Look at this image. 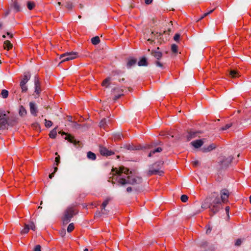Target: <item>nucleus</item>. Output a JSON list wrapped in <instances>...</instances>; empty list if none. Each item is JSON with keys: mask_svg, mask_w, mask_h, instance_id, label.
<instances>
[{"mask_svg": "<svg viewBox=\"0 0 251 251\" xmlns=\"http://www.w3.org/2000/svg\"><path fill=\"white\" fill-rule=\"evenodd\" d=\"M112 172L115 175L113 179L119 186H124L127 184L135 185L142 182L141 177L133 174L131 171L129 172L128 169L124 167H120L119 169L113 168Z\"/></svg>", "mask_w": 251, "mask_h": 251, "instance_id": "nucleus-1", "label": "nucleus"}, {"mask_svg": "<svg viewBox=\"0 0 251 251\" xmlns=\"http://www.w3.org/2000/svg\"><path fill=\"white\" fill-rule=\"evenodd\" d=\"M221 201L218 196L209 197L205 199L201 204V207L204 209L208 208L212 215L217 213L221 207Z\"/></svg>", "mask_w": 251, "mask_h": 251, "instance_id": "nucleus-2", "label": "nucleus"}, {"mask_svg": "<svg viewBox=\"0 0 251 251\" xmlns=\"http://www.w3.org/2000/svg\"><path fill=\"white\" fill-rule=\"evenodd\" d=\"M76 213V211L74 207H68L64 212V216L62 218L63 224L65 225L67 224Z\"/></svg>", "mask_w": 251, "mask_h": 251, "instance_id": "nucleus-3", "label": "nucleus"}, {"mask_svg": "<svg viewBox=\"0 0 251 251\" xmlns=\"http://www.w3.org/2000/svg\"><path fill=\"white\" fill-rule=\"evenodd\" d=\"M78 56V53L77 52H67L61 54L60 56V58L61 59V62H63L74 59L76 58Z\"/></svg>", "mask_w": 251, "mask_h": 251, "instance_id": "nucleus-4", "label": "nucleus"}, {"mask_svg": "<svg viewBox=\"0 0 251 251\" xmlns=\"http://www.w3.org/2000/svg\"><path fill=\"white\" fill-rule=\"evenodd\" d=\"M110 200L111 199L110 198H107L103 201L101 205V211L98 212L96 214L97 217H99L101 215L107 214L108 213V211L105 209V207Z\"/></svg>", "mask_w": 251, "mask_h": 251, "instance_id": "nucleus-5", "label": "nucleus"}, {"mask_svg": "<svg viewBox=\"0 0 251 251\" xmlns=\"http://www.w3.org/2000/svg\"><path fill=\"white\" fill-rule=\"evenodd\" d=\"M221 201V202L226 203L228 201L229 193L228 190L223 189L220 191Z\"/></svg>", "mask_w": 251, "mask_h": 251, "instance_id": "nucleus-6", "label": "nucleus"}, {"mask_svg": "<svg viewBox=\"0 0 251 251\" xmlns=\"http://www.w3.org/2000/svg\"><path fill=\"white\" fill-rule=\"evenodd\" d=\"M7 124V117L3 112H0V129H4Z\"/></svg>", "mask_w": 251, "mask_h": 251, "instance_id": "nucleus-7", "label": "nucleus"}, {"mask_svg": "<svg viewBox=\"0 0 251 251\" xmlns=\"http://www.w3.org/2000/svg\"><path fill=\"white\" fill-rule=\"evenodd\" d=\"M100 152L101 155L105 156H110L114 154V151L108 150L106 148L102 146L100 147Z\"/></svg>", "mask_w": 251, "mask_h": 251, "instance_id": "nucleus-8", "label": "nucleus"}, {"mask_svg": "<svg viewBox=\"0 0 251 251\" xmlns=\"http://www.w3.org/2000/svg\"><path fill=\"white\" fill-rule=\"evenodd\" d=\"M59 133L62 135H66L65 140H67L69 142L73 143L74 145H76L77 143H79V141H77L74 138V136H72L71 134H67L64 132H59Z\"/></svg>", "mask_w": 251, "mask_h": 251, "instance_id": "nucleus-9", "label": "nucleus"}, {"mask_svg": "<svg viewBox=\"0 0 251 251\" xmlns=\"http://www.w3.org/2000/svg\"><path fill=\"white\" fill-rule=\"evenodd\" d=\"M35 91L34 92L39 95L41 92V85L38 77L36 76L34 79Z\"/></svg>", "mask_w": 251, "mask_h": 251, "instance_id": "nucleus-10", "label": "nucleus"}, {"mask_svg": "<svg viewBox=\"0 0 251 251\" xmlns=\"http://www.w3.org/2000/svg\"><path fill=\"white\" fill-rule=\"evenodd\" d=\"M232 160V158L230 156L228 157H224L220 161L221 165L223 167H226L228 166Z\"/></svg>", "mask_w": 251, "mask_h": 251, "instance_id": "nucleus-11", "label": "nucleus"}, {"mask_svg": "<svg viewBox=\"0 0 251 251\" xmlns=\"http://www.w3.org/2000/svg\"><path fill=\"white\" fill-rule=\"evenodd\" d=\"M29 108L31 114L34 116H36L38 113V109L35 103L33 102H30Z\"/></svg>", "mask_w": 251, "mask_h": 251, "instance_id": "nucleus-12", "label": "nucleus"}, {"mask_svg": "<svg viewBox=\"0 0 251 251\" xmlns=\"http://www.w3.org/2000/svg\"><path fill=\"white\" fill-rule=\"evenodd\" d=\"M113 92L115 94L114 100L118 99L123 94V90L118 87L115 88L113 90Z\"/></svg>", "mask_w": 251, "mask_h": 251, "instance_id": "nucleus-13", "label": "nucleus"}, {"mask_svg": "<svg viewBox=\"0 0 251 251\" xmlns=\"http://www.w3.org/2000/svg\"><path fill=\"white\" fill-rule=\"evenodd\" d=\"M163 173V171L159 169H151L148 172V175L149 176L156 174H158L159 176H161Z\"/></svg>", "mask_w": 251, "mask_h": 251, "instance_id": "nucleus-14", "label": "nucleus"}, {"mask_svg": "<svg viewBox=\"0 0 251 251\" xmlns=\"http://www.w3.org/2000/svg\"><path fill=\"white\" fill-rule=\"evenodd\" d=\"M203 141L202 140H197L191 142V144L196 148H199L203 145Z\"/></svg>", "mask_w": 251, "mask_h": 251, "instance_id": "nucleus-15", "label": "nucleus"}, {"mask_svg": "<svg viewBox=\"0 0 251 251\" xmlns=\"http://www.w3.org/2000/svg\"><path fill=\"white\" fill-rule=\"evenodd\" d=\"M151 54L157 60L160 59L162 56V52L158 50H152Z\"/></svg>", "mask_w": 251, "mask_h": 251, "instance_id": "nucleus-16", "label": "nucleus"}, {"mask_svg": "<svg viewBox=\"0 0 251 251\" xmlns=\"http://www.w3.org/2000/svg\"><path fill=\"white\" fill-rule=\"evenodd\" d=\"M198 132L190 131L188 133L187 135V139L188 141H190L193 138L197 137Z\"/></svg>", "mask_w": 251, "mask_h": 251, "instance_id": "nucleus-17", "label": "nucleus"}, {"mask_svg": "<svg viewBox=\"0 0 251 251\" xmlns=\"http://www.w3.org/2000/svg\"><path fill=\"white\" fill-rule=\"evenodd\" d=\"M30 77V75L29 73H27L24 75V76L22 80H21L20 83L23 84H26L27 81L29 80Z\"/></svg>", "mask_w": 251, "mask_h": 251, "instance_id": "nucleus-18", "label": "nucleus"}, {"mask_svg": "<svg viewBox=\"0 0 251 251\" xmlns=\"http://www.w3.org/2000/svg\"><path fill=\"white\" fill-rule=\"evenodd\" d=\"M11 7H13L16 12H19L21 10L20 5L16 0L13 1V3L11 5Z\"/></svg>", "mask_w": 251, "mask_h": 251, "instance_id": "nucleus-19", "label": "nucleus"}, {"mask_svg": "<svg viewBox=\"0 0 251 251\" xmlns=\"http://www.w3.org/2000/svg\"><path fill=\"white\" fill-rule=\"evenodd\" d=\"M138 65L139 66H147L148 65V62L146 57H142L138 62Z\"/></svg>", "mask_w": 251, "mask_h": 251, "instance_id": "nucleus-20", "label": "nucleus"}, {"mask_svg": "<svg viewBox=\"0 0 251 251\" xmlns=\"http://www.w3.org/2000/svg\"><path fill=\"white\" fill-rule=\"evenodd\" d=\"M3 47L4 49L9 50L12 48V44L9 41L6 40L4 42Z\"/></svg>", "mask_w": 251, "mask_h": 251, "instance_id": "nucleus-21", "label": "nucleus"}, {"mask_svg": "<svg viewBox=\"0 0 251 251\" xmlns=\"http://www.w3.org/2000/svg\"><path fill=\"white\" fill-rule=\"evenodd\" d=\"M229 75L232 78L237 77L240 76L239 72L235 70H231L229 72Z\"/></svg>", "mask_w": 251, "mask_h": 251, "instance_id": "nucleus-22", "label": "nucleus"}, {"mask_svg": "<svg viewBox=\"0 0 251 251\" xmlns=\"http://www.w3.org/2000/svg\"><path fill=\"white\" fill-rule=\"evenodd\" d=\"M29 230V226L28 224H25L24 228L21 231L22 234H26Z\"/></svg>", "mask_w": 251, "mask_h": 251, "instance_id": "nucleus-23", "label": "nucleus"}, {"mask_svg": "<svg viewBox=\"0 0 251 251\" xmlns=\"http://www.w3.org/2000/svg\"><path fill=\"white\" fill-rule=\"evenodd\" d=\"M19 113L22 116H24L26 114V110L23 106L21 105L20 107Z\"/></svg>", "mask_w": 251, "mask_h": 251, "instance_id": "nucleus-24", "label": "nucleus"}, {"mask_svg": "<svg viewBox=\"0 0 251 251\" xmlns=\"http://www.w3.org/2000/svg\"><path fill=\"white\" fill-rule=\"evenodd\" d=\"M136 63V60L131 58L128 60L127 63V67L128 68H131L132 66L134 65Z\"/></svg>", "mask_w": 251, "mask_h": 251, "instance_id": "nucleus-25", "label": "nucleus"}, {"mask_svg": "<svg viewBox=\"0 0 251 251\" xmlns=\"http://www.w3.org/2000/svg\"><path fill=\"white\" fill-rule=\"evenodd\" d=\"M87 156L89 159L92 160H95L96 159V154L90 151L87 152Z\"/></svg>", "mask_w": 251, "mask_h": 251, "instance_id": "nucleus-26", "label": "nucleus"}, {"mask_svg": "<svg viewBox=\"0 0 251 251\" xmlns=\"http://www.w3.org/2000/svg\"><path fill=\"white\" fill-rule=\"evenodd\" d=\"M111 81V78L110 77H107L102 82V86L107 87L110 84V81Z\"/></svg>", "mask_w": 251, "mask_h": 251, "instance_id": "nucleus-27", "label": "nucleus"}, {"mask_svg": "<svg viewBox=\"0 0 251 251\" xmlns=\"http://www.w3.org/2000/svg\"><path fill=\"white\" fill-rule=\"evenodd\" d=\"M162 151V149L161 148L158 147L156 149L151 151V152L149 153L148 156L151 157L152 155V154L155 153L156 152H160Z\"/></svg>", "mask_w": 251, "mask_h": 251, "instance_id": "nucleus-28", "label": "nucleus"}, {"mask_svg": "<svg viewBox=\"0 0 251 251\" xmlns=\"http://www.w3.org/2000/svg\"><path fill=\"white\" fill-rule=\"evenodd\" d=\"M57 135L56 128L52 129L50 133L49 136L52 139H54L56 137Z\"/></svg>", "mask_w": 251, "mask_h": 251, "instance_id": "nucleus-29", "label": "nucleus"}, {"mask_svg": "<svg viewBox=\"0 0 251 251\" xmlns=\"http://www.w3.org/2000/svg\"><path fill=\"white\" fill-rule=\"evenodd\" d=\"M92 43L93 45H97L100 42V38L98 36H96L95 37H93L91 39Z\"/></svg>", "mask_w": 251, "mask_h": 251, "instance_id": "nucleus-30", "label": "nucleus"}, {"mask_svg": "<svg viewBox=\"0 0 251 251\" xmlns=\"http://www.w3.org/2000/svg\"><path fill=\"white\" fill-rule=\"evenodd\" d=\"M35 6V4L33 1H29L27 3V6L29 10H32Z\"/></svg>", "mask_w": 251, "mask_h": 251, "instance_id": "nucleus-31", "label": "nucleus"}, {"mask_svg": "<svg viewBox=\"0 0 251 251\" xmlns=\"http://www.w3.org/2000/svg\"><path fill=\"white\" fill-rule=\"evenodd\" d=\"M1 95L4 99L7 98L8 96V91L5 89H3L1 91Z\"/></svg>", "mask_w": 251, "mask_h": 251, "instance_id": "nucleus-32", "label": "nucleus"}, {"mask_svg": "<svg viewBox=\"0 0 251 251\" xmlns=\"http://www.w3.org/2000/svg\"><path fill=\"white\" fill-rule=\"evenodd\" d=\"M215 148V146L214 144L210 145L207 149H203V151H209Z\"/></svg>", "mask_w": 251, "mask_h": 251, "instance_id": "nucleus-33", "label": "nucleus"}, {"mask_svg": "<svg viewBox=\"0 0 251 251\" xmlns=\"http://www.w3.org/2000/svg\"><path fill=\"white\" fill-rule=\"evenodd\" d=\"M106 125V120L105 119H103L100 123V127L105 128Z\"/></svg>", "mask_w": 251, "mask_h": 251, "instance_id": "nucleus-34", "label": "nucleus"}, {"mask_svg": "<svg viewBox=\"0 0 251 251\" xmlns=\"http://www.w3.org/2000/svg\"><path fill=\"white\" fill-rule=\"evenodd\" d=\"M177 48L178 47L176 44H173L171 46V50L174 53H177Z\"/></svg>", "mask_w": 251, "mask_h": 251, "instance_id": "nucleus-35", "label": "nucleus"}, {"mask_svg": "<svg viewBox=\"0 0 251 251\" xmlns=\"http://www.w3.org/2000/svg\"><path fill=\"white\" fill-rule=\"evenodd\" d=\"M74 229V225L73 223H71L67 227V231L68 232H72Z\"/></svg>", "mask_w": 251, "mask_h": 251, "instance_id": "nucleus-36", "label": "nucleus"}, {"mask_svg": "<svg viewBox=\"0 0 251 251\" xmlns=\"http://www.w3.org/2000/svg\"><path fill=\"white\" fill-rule=\"evenodd\" d=\"M122 135L120 133H116L114 135V139L115 140H119L122 138Z\"/></svg>", "mask_w": 251, "mask_h": 251, "instance_id": "nucleus-37", "label": "nucleus"}, {"mask_svg": "<svg viewBox=\"0 0 251 251\" xmlns=\"http://www.w3.org/2000/svg\"><path fill=\"white\" fill-rule=\"evenodd\" d=\"M45 126L47 127H50L52 126V123L51 121H49V120H47V119H45Z\"/></svg>", "mask_w": 251, "mask_h": 251, "instance_id": "nucleus-38", "label": "nucleus"}, {"mask_svg": "<svg viewBox=\"0 0 251 251\" xmlns=\"http://www.w3.org/2000/svg\"><path fill=\"white\" fill-rule=\"evenodd\" d=\"M180 199L182 202H185L188 201V197L187 195H183L181 196Z\"/></svg>", "mask_w": 251, "mask_h": 251, "instance_id": "nucleus-39", "label": "nucleus"}, {"mask_svg": "<svg viewBox=\"0 0 251 251\" xmlns=\"http://www.w3.org/2000/svg\"><path fill=\"white\" fill-rule=\"evenodd\" d=\"M20 87L22 89V91L23 92H25L27 91V87L25 84H23L20 83Z\"/></svg>", "mask_w": 251, "mask_h": 251, "instance_id": "nucleus-40", "label": "nucleus"}, {"mask_svg": "<svg viewBox=\"0 0 251 251\" xmlns=\"http://www.w3.org/2000/svg\"><path fill=\"white\" fill-rule=\"evenodd\" d=\"M213 11V9L212 10H210L205 13H204L203 15L201 17V18L200 19V20H201L202 19H203V18H204L205 17L207 16V15H208L209 14H210V13H211Z\"/></svg>", "mask_w": 251, "mask_h": 251, "instance_id": "nucleus-41", "label": "nucleus"}, {"mask_svg": "<svg viewBox=\"0 0 251 251\" xmlns=\"http://www.w3.org/2000/svg\"><path fill=\"white\" fill-rule=\"evenodd\" d=\"M28 225L29 226V229H31L33 231L35 230L36 226L33 222H30Z\"/></svg>", "mask_w": 251, "mask_h": 251, "instance_id": "nucleus-42", "label": "nucleus"}, {"mask_svg": "<svg viewBox=\"0 0 251 251\" xmlns=\"http://www.w3.org/2000/svg\"><path fill=\"white\" fill-rule=\"evenodd\" d=\"M232 126V124H226L225 126H223L221 128V130H226L227 129H228L229 127H230Z\"/></svg>", "mask_w": 251, "mask_h": 251, "instance_id": "nucleus-43", "label": "nucleus"}, {"mask_svg": "<svg viewBox=\"0 0 251 251\" xmlns=\"http://www.w3.org/2000/svg\"><path fill=\"white\" fill-rule=\"evenodd\" d=\"M57 169H58L57 167H55L54 168V172L49 175L50 178L51 179L54 176V174L57 171Z\"/></svg>", "mask_w": 251, "mask_h": 251, "instance_id": "nucleus-44", "label": "nucleus"}, {"mask_svg": "<svg viewBox=\"0 0 251 251\" xmlns=\"http://www.w3.org/2000/svg\"><path fill=\"white\" fill-rule=\"evenodd\" d=\"M65 7L68 9H71L72 7H73V5H72V3L71 2H68L66 3V5H65Z\"/></svg>", "mask_w": 251, "mask_h": 251, "instance_id": "nucleus-45", "label": "nucleus"}, {"mask_svg": "<svg viewBox=\"0 0 251 251\" xmlns=\"http://www.w3.org/2000/svg\"><path fill=\"white\" fill-rule=\"evenodd\" d=\"M155 64L157 67H160L162 68H163V64L161 63L160 61H159L158 60L156 61H155Z\"/></svg>", "mask_w": 251, "mask_h": 251, "instance_id": "nucleus-46", "label": "nucleus"}, {"mask_svg": "<svg viewBox=\"0 0 251 251\" xmlns=\"http://www.w3.org/2000/svg\"><path fill=\"white\" fill-rule=\"evenodd\" d=\"M180 35L179 34H178V33L176 34L174 37V40L176 42L178 41L180 38Z\"/></svg>", "mask_w": 251, "mask_h": 251, "instance_id": "nucleus-47", "label": "nucleus"}, {"mask_svg": "<svg viewBox=\"0 0 251 251\" xmlns=\"http://www.w3.org/2000/svg\"><path fill=\"white\" fill-rule=\"evenodd\" d=\"M55 162L56 165L57 166L58 165V164L59 163V162H60V156H59V155H58V156L55 157Z\"/></svg>", "mask_w": 251, "mask_h": 251, "instance_id": "nucleus-48", "label": "nucleus"}, {"mask_svg": "<svg viewBox=\"0 0 251 251\" xmlns=\"http://www.w3.org/2000/svg\"><path fill=\"white\" fill-rule=\"evenodd\" d=\"M41 247L39 245H36L34 248V251H41Z\"/></svg>", "mask_w": 251, "mask_h": 251, "instance_id": "nucleus-49", "label": "nucleus"}, {"mask_svg": "<svg viewBox=\"0 0 251 251\" xmlns=\"http://www.w3.org/2000/svg\"><path fill=\"white\" fill-rule=\"evenodd\" d=\"M242 243V241L241 239H238L236 240V242H235V245L236 246H240Z\"/></svg>", "mask_w": 251, "mask_h": 251, "instance_id": "nucleus-50", "label": "nucleus"}, {"mask_svg": "<svg viewBox=\"0 0 251 251\" xmlns=\"http://www.w3.org/2000/svg\"><path fill=\"white\" fill-rule=\"evenodd\" d=\"M229 210H230L229 206L226 207L225 210H226V213L228 216H229Z\"/></svg>", "mask_w": 251, "mask_h": 251, "instance_id": "nucleus-51", "label": "nucleus"}, {"mask_svg": "<svg viewBox=\"0 0 251 251\" xmlns=\"http://www.w3.org/2000/svg\"><path fill=\"white\" fill-rule=\"evenodd\" d=\"M128 150H139V149L138 148H135V147H133V146H129V148H128Z\"/></svg>", "mask_w": 251, "mask_h": 251, "instance_id": "nucleus-52", "label": "nucleus"}, {"mask_svg": "<svg viewBox=\"0 0 251 251\" xmlns=\"http://www.w3.org/2000/svg\"><path fill=\"white\" fill-rule=\"evenodd\" d=\"M193 164L194 166L195 167L197 166L199 164V162L198 160H196L193 162Z\"/></svg>", "mask_w": 251, "mask_h": 251, "instance_id": "nucleus-53", "label": "nucleus"}, {"mask_svg": "<svg viewBox=\"0 0 251 251\" xmlns=\"http://www.w3.org/2000/svg\"><path fill=\"white\" fill-rule=\"evenodd\" d=\"M10 13V10L9 9H8L4 13V17H6Z\"/></svg>", "mask_w": 251, "mask_h": 251, "instance_id": "nucleus-54", "label": "nucleus"}, {"mask_svg": "<svg viewBox=\"0 0 251 251\" xmlns=\"http://www.w3.org/2000/svg\"><path fill=\"white\" fill-rule=\"evenodd\" d=\"M152 1V0H145V3L147 4H151Z\"/></svg>", "mask_w": 251, "mask_h": 251, "instance_id": "nucleus-55", "label": "nucleus"}, {"mask_svg": "<svg viewBox=\"0 0 251 251\" xmlns=\"http://www.w3.org/2000/svg\"><path fill=\"white\" fill-rule=\"evenodd\" d=\"M132 190V189L131 187H128L127 188H126V191L127 192H131Z\"/></svg>", "mask_w": 251, "mask_h": 251, "instance_id": "nucleus-56", "label": "nucleus"}, {"mask_svg": "<svg viewBox=\"0 0 251 251\" xmlns=\"http://www.w3.org/2000/svg\"><path fill=\"white\" fill-rule=\"evenodd\" d=\"M65 230L63 229L60 232V234L62 235V236H64L65 234Z\"/></svg>", "mask_w": 251, "mask_h": 251, "instance_id": "nucleus-57", "label": "nucleus"}, {"mask_svg": "<svg viewBox=\"0 0 251 251\" xmlns=\"http://www.w3.org/2000/svg\"><path fill=\"white\" fill-rule=\"evenodd\" d=\"M211 229L210 227H208L206 231V234L209 233L211 232Z\"/></svg>", "mask_w": 251, "mask_h": 251, "instance_id": "nucleus-58", "label": "nucleus"}, {"mask_svg": "<svg viewBox=\"0 0 251 251\" xmlns=\"http://www.w3.org/2000/svg\"><path fill=\"white\" fill-rule=\"evenodd\" d=\"M84 251H92V250H91L90 251H89V249L86 248L84 250Z\"/></svg>", "mask_w": 251, "mask_h": 251, "instance_id": "nucleus-59", "label": "nucleus"}, {"mask_svg": "<svg viewBox=\"0 0 251 251\" xmlns=\"http://www.w3.org/2000/svg\"><path fill=\"white\" fill-rule=\"evenodd\" d=\"M7 35H10V38H12V34H10V33L7 32Z\"/></svg>", "mask_w": 251, "mask_h": 251, "instance_id": "nucleus-60", "label": "nucleus"}, {"mask_svg": "<svg viewBox=\"0 0 251 251\" xmlns=\"http://www.w3.org/2000/svg\"><path fill=\"white\" fill-rule=\"evenodd\" d=\"M148 41L150 42V43H151L152 42V40L151 39H149L148 40Z\"/></svg>", "mask_w": 251, "mask_h": 251, "instance_id": "nucleus-61", "label": "nucleus"}, {"mask_svg": "<svg viewBox=\"0 0 251 251\" xmlns=\"http://www.w3.org/2000/svg\"><path fill=\"white\" fill-rule=\"evenodd\" d=\"M125 80V78H123L122 79H120L119 80V81L121 82V81H124Z\"/></svg>", "mask_w": 251, "mask_h": 251, "instance_id": "nucleus-62", "label": "nucleus"}, {"mask_svg": "<svg viewBox=\"0 0 251 251\" xmlns=\"http://www.w3.org/2000/svg\"><path fill=\"white\" fill-rule=\"evenodd\" d=\"M2 24L1 23H0V29L2 27Z\"/></svg>", "mask_w": 251, "mask_h": 251, "instance_id": "nucleus-63", "label": "nucleus"}, {"mask_svg": "<svg viewBox=\"0 0 251 251\" xmlns=\"http://www.w3.org/2000/svg\"><path fill=\"white\" fill-rule=\"evenodd\" d=\"M250 202H251V197H250Z\"/></svg>", "mask_w": 251, "mask_h": 251, "instance_id": "nucleus-64", "label": "nucleus"}]
</instances>
